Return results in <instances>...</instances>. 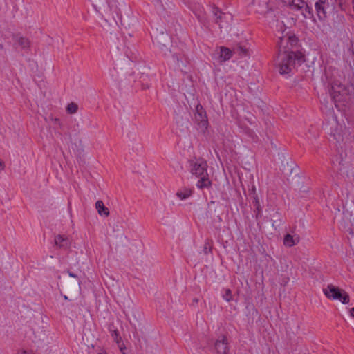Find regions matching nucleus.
Here are the masks:
<instances>
[{
	"instance_id": "f257e3e1",
	"label": "nucleus",
	"mask_w": 354,
	"mask_h": 354,
	"mask_svg": "<svg viewBox=\"0 0 354 354\" xmlns=\"http://www.w3.org/2000/svg\"><path fill=\"white\" fill-rule=\"evenodd\" d=\"M303 55L299 52L290 51L289 53H279L278 57L279 71L281 74H288L295 67L300 64Z\"/></svg>"
},
{
	"instance_id": "f03ea898",
	"label": "nucleus",
	"mask_w": 354,
	"mask_h": 354,
	"mask_svg": "<svg viewBox=\"0 0 354 354\" xmlns=\"http://www.w3.org/2000/svg\"><path fill=\"white\" fill-rule=\"evenodd\" d=\"M207 164L204 161H198L192 165L191 172L199 178L196 185L200 189L208 187L211 182L207 174Z\"/></svg>"
},
{
	"instance_id": "7ed1b4c3",
	"label": "nucleus",
	"mask_w": 354,
	"mask_h": 354,
	"mask_svg": "<svg viewBox=\"0 0 354 354\" xmlns=\"http://www.w3.org/2000/svg\"><path fill=\"white\" fill-rule=\"evenodd\" d=\"M324 293L329 299L339 300L343 304L349 302L348 295L344 290L339 289L333 285H328L324 288Z\"/></svg>"
},
{
	"instance_id": "20e7f679",
	"label": "nucleus",
	"mask_w": 354,
	"mask_h": 354,
	"mask_svg": "<svg viewBox=\"0 0 354 354\" xmlns=\"http://www.w3.org/2000/svg\"><path fill=\"white\" fill-rule=\"evenodd\" d=\"M297 44V39L295 35L287 32L283 36L280 37L279 43V48L280 53H289L291 50Z\"/></svg>"
},
{
	"instance_id": "39448f33",
	"label": "nucleus",
	"mask_w": 354,
	"mask_h": 354,
	"mask_svg": "<svg viewBox=\"0 0 354 354\" xmlns=\"http://www.w3.org/2000/svg\"><path fill=\"white\" fill-rule=\"evenodd\" d=\"M331 96L335 104L337 102H344L349 98L347 90L341 85L332 86Z\"/></svg>"
},
{
	"instance_id": "423d86ee",
	"label": "nucleus",
	"mask_w": 354,
	"mask_h": 354,
	"mask_svg": "<svg viewBox=\"0 0 354 354\" xmlns=\"http://www.w3.org/2000/svg\"><path fill=\"white\" fill-rule=\"evenodd\" d=\"M195 120L198 122L199 129L202 131H205L207 129V119L206 113L202 106L197 105L196 107V113L194 115Z\"/></svg>"
},
{
	"instance_id": "0eeeda50",
	"label": "nucleus",
	"mask_w": 354,
	"mask_h": 354,
	"mask_svg": "<svg viewBox=\"0 0 354 354\" xmlns=\"http://www.w3.org/2000/svg\"><path fill=\"white\" fill-rule=\"evenodd\" d=\"M214 348L217 354H227L229 351L228 342L225 335H221L216 340Z\"/></svg>"
},
{
	"instance_id": "6e6552de",
	"label": "nucleus",
	"mask_w": 354,
	"mask_h": 354,
	"mask_svg": "<svg viewBox=\"0 0 354 354\" xmlns=\"http://www.w3.org/2000/svg\"><path fill=\"white\" fill-rule=\"evenodd\" d=\"M300 241V237L299 235L295 234H288L285 236L283 239V244L286 247H292L295 245H297Z\"/></svg>"
},
{
	"instance_id": "1a4fd4ad",
	"label": "nucleus",
	"mask_w": 354,
	"mask_h": 354,
	"mask_svg": "<svg viewBox=\"0 0 354 354\" xmlns=\"http://www.w3.org/2000/svg\"><path fill=\"white\" fill-rule=\"evenodd\" d=\"M55 244L59 248H68L70 245V241L67 237L58 234L55 236Z\"/></svg>"
},
{
	"instance_id": "9d476101",
	"label": "nucleus",
	"mask_w": 354,
	"mask_h": 354,
	"mask_svg": "<svg viewBox=\"0 0 354 354\" xmlns=\"http://www.w3.org/2000/svg\"><path fill=\"white\" fill-rule=\"evenodd\" d=\"M14 40L22 50H28L29 49L30 43L28 39L17 34L14 36Z\"/></svg>"
},
{
	"instance_id": "9b49d317",
	"label": "nucleus",
	"mask_w": 354,
	"mask_h": 354,
	"mask_svg": "<svg viewBox=\"0 0 354 354\" xmlns=\"http://www.w3.org/2000/svg\"><path fill=\"white\" fill-rule=\"evenodd\" d=\"M324 4V1L323 0H319L315 4L317 15L320 20H323L326 17Z\"/></svg>"
},
{
	"instance_id": "f8f14e48",
	"label": "nucleus",
	"mask_w": 354,
	"mask_h": 354,
	"mask_svg": "<svg viewBox=\"0 0 354 354\" xmlns=\"http://www.w3.org/2000/svg\"><path fill=\"white\" fill-rule=\"evenodd\" d=\"M283 1L286 5L296 10H301L305 6V1L303 0H283Z\"/></svg>"
},
{
	"instance_id": "ddd939ff",
	"label": "nucleus",
	"mask_w": 354,
	"mask_h": 354,
	"mask_svg": "<svg viewBox=\"0 0 354 354\" xmlns=\"http://www.w3.org/2000/svg\"><path fill=\"white\" fill-rule=\"evenodd\" d=\"M232 55V53L229 48L225 47H221L220 48L219 59L221 62L229 60L231 58Z\"/></svg>"
},
{
	"instance_id": "4468645a",
	"label": "nucleus",
	"mask_w": 354,
	"mask_h": 354,
	"mask_svg": "<svg viewBox=\"0 0 354 354\" xmlns=\"http://www.w3.org/2000/svg\"><path fill=\"white\" fill-rule=\"evenodd\" d=\"M95 207L100 216H107L109 214L108 208L104 206V203L102 201H97L95 203Z\"/></svg>"
},
{
	"instance_id": "2eb2a0df",
	"label": "nucleus",
	"mask_w": 354,
	"mask_h": 354,
	"mask_svg": "<svg viewBox=\"0 0 354 354\" xmlns=\"http://www.w3.org/2000/svg\"><path fill=\"white\" fill-rule=\"evenodd\" d=\"M192 194V191L187 188L179 189L176 196L181 201L187 199Z\"/></svg>"
},
{
	"instance_id": "dca6fc26",
	"label": "nucleus",
	"mask_w": 354,
	"mask_h": 354,
	"mask_svg": "<svg viewBox=\"0 0 354 354\" xmlns=\"http://www.w3.org/2000/svg\"><path fill=\"white\" fill-rule=\"evenodd\" d=\"M301 10V14L305 19H310L315 21L313 10L306 3L304 7Z\"/></svg>"
},
{
	"instance_id": "f3484780",
	"label": "nucleus",
	"mask_w": 354,
	"mask_h": 354,
	"mask_svg": "<svg viewBox=\"0 0 354 354\" xmlns=\"http://www.w3.org/2000/svg\"><path fill=\"white\" fill-rule=\"evenodd\" d=\"M109 331L114 341L118 344L121 338L120 337L118 330L116 329L114 325L110 324L109 326Z\"/></svg>"
},
{
	"instance_id": "a211bd4d",
	"label": "nucleus",
	"mask_w": 354,
	"mask_h": 354,
	"mask_svg": "<svg viewBox=\"0 0 354 354\" xmlns=\"http://www.w3.org/2000/svg\"><path fill=\"white\" fill-rule=\"evenodd\" d=\"M78 106L74 102L69 103L66 106V111L69 114H74L77 111Z\"/></svg>"
},
{
	"instance_id": "6ab92c4d",
	"label": "nucleus",
	"mask_w": 354,
	"mask_h": 354,
	"mask_svg": "<svg viewBox=\"0 0 354 354\" xmlns=\"http://www.w3.org/2000/svg\"><path fill=\"white\" fill-rule=\"evenodd\" d=\"M223 299L227 301H230L232 299V292L229 289L225 290V292L223 295Z\"/></svg>"
},
{
	"instance_id": "aec40b11",
	"label": "nucleus",
	"mask_w": 354,
	"mask_h": 354,
	"mask_svg": "<svg viewBox=\"0 0 354 354\" xmlns=\"http://www.w3.org/2000/svg\"><path fill=\"white\" fill-rule=\"evenodd\" d=\"M254 205L256 209L259 212H260L261 209V205H260V203H259V198H258L257 195L255 193L254 194Z\"/></svg>"
},
{
	"instance_id": "412c9836",
	"label": "nucleus",
	"mask_w": 354,
	"mask_h": 354,
	"mask_svg": "<svg viewBox=\"0 0 354 354\" xmlns=\"http://www.w3.org/2000/svg\"><path fill=\"white\" fill-rule=\"evenodd\" d=\"M236 50L240 54L245 55L247 53V48L242 46H239Z\"/></svg>"
},
{
	"instance_id": "4be33fe9",
	"label": "nucleus",
	"mask_w": 354,
	"mask_h": 354,
	"mask_svg": "<svg viewBox=\"0 0 354 354\" xmlns=\"http://www.w3.org/2000/svg\"><path fill=\"white\" fill-rule=\"evenodd\" d=\"M5 169V164L4 162L0 159V172L4 170Z\"/></svg>"
},
{
	"instance_id": "5701e85b",
	"label": "nucleus",
	"mask_w": 354,
	"mask_h": 354,
	"mask_svg": "<svg viewBox=\"0 0 354 354\" xmlns=\"http://www.w3.org/2000/svg\"><path fill=\"white\" fill-rule=\"evenodd\" d=\"M68 275L71 277H73V278H77V275L72 272H70V271H68L67 272Z\"/></svg>"
},
{
	"instance_id": "b1692460",
	"label": "nucleus",
	"mask_w": 354,
	"mask_h": 354,
	"mask_svg": "<svg viewBox=\"0 0 354 354\" xmlns=\"http://www.w3.org/2000/svg\"><path fill=\"white\" fill-rule=\"evenodd\" d=\"M350 315H351V317H354V308L351 309Z\"/></svg>"
},
{
	"instance_id": "393cba45",
	"label": "nucleus",
	"mask_w": 354,
	"mask_h": 354,
	"mask_svg": "<svg viewBox=\"0 0 354 354\" xmlns=\"http://www.w3.org/2000/svg\"><path fill=\"white\" fill-rule=\"evenodd\" d=\"M19 354H32V353H29V352H27V351H22V352L19 353Z\"/></svg>"
},
{
	"instance_id": "a878e982",
	"label": "nucleus",
	"mask_w": 354,
	"mask_h": 354,
	"mask_svg": "<svg viewBox=\"0 0 354 354\" xmlns=\"http://www.w3.org/2000/svg\"><path fill=\"white\" fill-rule=\"evenodd\" d=\"M64 299H66H66H68V297H67V296H66V295L64 297Z\"/></svg>"
},
{
	"instance_id": "bb28decb",
	"label": "nucleus",
	"mask_w": 354,
	"mask_h": 354,
	"mask_svg": "<svg viewBox=\"0 0 354 354\" xmlns=\"http://www.w3.org/2000/svg\"><path fill=\"white\" fill-rule=\"evenodd\" d=\"M218 18L221 19V15H220L218 17Z\"/></svg>"
}]
</instances>
